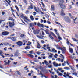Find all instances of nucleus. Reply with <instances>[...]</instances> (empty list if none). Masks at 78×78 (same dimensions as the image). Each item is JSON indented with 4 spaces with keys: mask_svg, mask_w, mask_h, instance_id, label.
I'll list each match as a JSON object with an SVG mask.
<instances>
[{
    "mask_svg": "<svg viewBox=\"0 0 78 78\" xmlns=\"http://www.w3.org/2000/svg\"><path fill=\"white\" fill-rule=\"evenodd\" d=\"M49 37L51 38V39H54L53 37H52V36H51V35L49 34Z\"/></svg>",
    "mask_w": 78,
    "mask_h": 78,
    "instance_id": "58836bf2",
    "label": "nucleus"
},
{
    "mask_svg": "<svg viewBox=\"0 0 78 78\" xmlns=\"http://www.w3.org/2000/svg\"><path fill=\"white\" fill-rule=\"evenodd\" d=\"M37 26H38V27H41V24H40V23H38L37 24Z\"/></svg>",
    "mask_w": 78,
    "mask_h": 78,
    "instance_id": "13d9d810",
    "label": "nucleus"
},
{
    "mask_svg": "<svg viewBox=\"0 0 78 78\" xmlns=\"http://www.w3.org/2000/svg\"><path fill=\"white\" fill-rule=\"evenodd\" d=\"M29 12H29L28 10H27L26 11V14H29Z\"/></svg>",
    "mask_w": 78,
    "mask_h": 78,
    "instance_id": "864d4df0",
    "label": "nucleus"
},
{
    "mask_svg": "<svg viewBox=\"0 0 78 78\" xmlns=\"http://www.w3.org/2000/svg\"><path fill=\"white\" fill-rule=\"evenodd\" d=\"M14 56H18L20 55V53H18L17 52H16L14 53Z\"/></svg>",
    "mask_w": 78,
    "mask_h": 78,
    "instance_id": "423d86ee",
    "label": "nucleus"
},
{
    "mask_svg": "<svg viewBox=\"0 0 78 78\" xmlns=\"http://www.w3.org/2000/svg\"><path fill=\"white\" fill-rule=\"evenodd\" d=\"M60 6L61 8H62V9H65V8H66V6L63 4L60 5Z\"/></svg>",
    "mask_w": 78,
    "mask_h": 78,
    "instance_id": "f8f14e48",
    "label": "nucleus"
},
{
    "mask_svg": "<svg viewBox=\"0 0 78 78\" xmlns=\"http://www.w3.org/2000/svg\"><path fill=\"white\" fill-rule=\"evenodd\" d=\"M63 3H64V0H60V2H59V5H62Z\"/></svg>",
    "mask_w": 78,
    "mask_h": 78,
    "instance_id": "dca6fc26",
    "label": "nucleus"
},
{
    "mask_svg": "<svg viewBox=\"0 0 78 78\" xmlns=\"http://www.w3.org/2000/svg\"><path fill=\"white\" fill-rule=\"evenodd\" d=\"M4 62L6 65H7V64L9 65V63H10V62H11V61L9 60H8V63L6 62V60L4 61Z\"/></svg>",
    "mask_w": 78,
    "mask_h": 78,
    "instance_id": "2eb2a0df",
    "label": "nucleus"
},
{
    "mask_svg": "<svg viewBox=\"0 0 78 78\" xmlns=\"http://www.w3.org/2000/svg\"><path fill=\"white\" fill-rule=\"evenodd\" d=\"M24 19H25V20H29V19H28V18L27 17H24Z\"/></svg>",
    "mask_w": 78,
    "mask_h": 78,
    "instance_id": "a18cd8bd",
    "label": "nucleus"
},
{
    "mask_svg": "<svg viewBox=\"0 0 78 78\" xmlns=\"http://www.w3.org/2000/svg\"><path fill=\"white\" fill-rule=\"evenodd\" d=\"M30 48V47L28 46H27L25 48V50H28Z\"/></svg>",
    "mask_w": 78,
    "mask_h": 78,
    "instance_id": "2f4dec72",
    "label": "nucleus"
},
{
    "mask_svg": "<svg viewBox=\"0 0 78 78\" xmlns=\"http://www.w3.org/2000/svg\"><path fill=\"white\" fill-rule=\"evenodd\" d=\"M33 52V51L32 50L29 51V53H30V54H32Z\"/></svg>",
    "mask_w": 78,
    "mask_h": 78,
    "instance_id": "8fccbe9b",
    "label": "nucleus"
},
{
    "mask_svg": "<svg viewBox=\"0 0 78 78\" xmlns=\"http://www.w3.org/2000/svg\"><path fill=\"white\" fill-rule=\"evenodd\" d=\"M47 49L49 51H51V50L50 49V48L49 47V45L48 44H47Z\"/></svg>",
    "mask_w": 78,
    "mask_h": 78,
    "instance_id": "9b49d317",
    "label": "nucleus"
},
{
    "mask_svg": "<svg viewBox=\"0 0 78 78\" xmlns=\"http://www.w3.org/2000/svg\"><path fill=\"white\" fill-rule=\"evenodd\" d=\"M51 55H49L48 58H53V54H50Z\"/></svg>",
    "mask_w": 78,
    "mask_h": 78,
    "instance_id": "bb28decb",
    "label": "nucleus"
},
{
    "mask_svg": "<svg viewBox=\"0 0 78 78\" xmlns=\"http://www.w3.org/2000/svg\"><path fill=\"white\" fill-rule=\"evenodd\" d=\"M2 35L3 36H7V35H8L9 34V32H8L5 31L2 33Z\"/></svg>",
    "mask_w": 78,
    "mask_h": 78,
    "instance_id": "39448f33",
    "label": "nucleus"
},
{
    "mask_svg": "<svg viewBox=\"0 0 78 78\" xmlns=\"http://www.w3.org/2000/svg\"><path fill=\"white\" fill-rule=\"evenodd\" d=\"M62 51V53L63 54H64L66 52V48L65 47H64L62 48L61 49Z\"/></svg>",
    "mask_w": 78,
    "mask_h": 78,
    "instance_id": "20e7f679",
    "label": "nucleus"
},
{
    "mask_svg": "<svg viewBox=\"0 0 78 78\" xmlns=\"http://www.w3.org/2000/svg\"><path fill=\"white\" fill-rule=\"evenodd\" d=\"M49 71L50 72V73H51L52 74L51 75V78L52 75H53V76H54V75L55 74V73L52 71H50V70H49Z\"/></svg>",
    "mask_w": 78,
    "mask_h": 78,
    "instance_id": "6ab92c4d",
    "label": "nucleus"
},
{
    "mask_svg": "<svg viewBox=\"0 0 78 78\" xmlns=\"http://www.w3.org/2000/svg\"><path fill=\"white\" fill-rule=\"evenodd\" d=\"M5 2H7V3H8V5H10V6H11V4H10V3H8V0H5Z\"/></svg>",
    "mask_w": 78,
    "mask_h": 78,
    "instance_id": "603ef678",
    "label": "nucleus"
},
{
    "mask_svg": "<svg viewBox=\"0 0 78 78\" xmlns=\"http://www.w3.org/2000/svg\"><path fill=\"white\" fill-rule=\"evenodd\" d=\"M58 75H60V76H62L63 75V74L61 73H58Z\"/></svg>",
    "mask_w": 78,
    "mask_h": 78,
    "instance_id": "c03bdc74",
    "label": "nucleus"
},
{
    "mask_svg": "<svg viewBox=\"0 0 78 78\" xmlns=\"http://www.w3.org/2000/svg\"><path fill=\"white\" fill-rule=\"evenodd\" d=\"M64 69H65V70H70V68L68 67H64Z\"/></svg>",
    "mask_w": 78,
    "mask_h": 78,
    "instance_id": "c9c22d12",
    "label": "nucleus"
},
{
    "mask_svg": "<svg viewBox=\"0 0 78 78\" xmlns=\"http://www.w3.org/2000/svg\"><path fill=\"white\" fill-rule=\"evenodd\" d=\"M47 23H48V24H51V22L48 21H47Z\"/></svg>",
    "mask_w": 78,
    "mask_h": 78,
    "instance_id": "5fc2aeb1",
    "label": "nucleus"
},
{
    "mask_svg": "<svg viewBox=\"0 0 78 78\" xmlns=\"http://www.w3.org/2000/svg\"><path fill=\"white\" fill-rule=\"evenodd\" d=\"M29 25L30 27H33V26H34V23H30Z\"/></svg>",
    "mask_w": 78,
    "mask_h": 78,
    "instance_id": "c756f323",
    "label": "nucleus"
},
{
    "mask_svg": "<svg viewBox=\"0 0 78 78\" xmlns=\"http://www.w3.org/2000/svg\"><path fill=\"white\" fill-rule=\"evenodd\" d=\"M8 23L9 27L12 28V27H14V21H13L12 23V22L9 21Z\"/></svg>",
    "mask_w": 78,
    "mask_h": 78,
    "instance_id": "f03ea898",
    "label": "nucleus"
},
{
    "mask_svg": "<svg viewBox=\"0 0 78 78\" xmlns=\"http://www.w3.org/2000/svg\"><path fill=\"white\" fill-rule=\"evenodd\" d=\"M30 9H33V6L32 5L29 6L28 8V10H30Z\"/></svg>",
    "mask_w": 78,
    "mask_h": 78,
    "instance_id": "7c9ffc66",
    "label": "nucleus"
},
{
    "mask_svg": "<svg viewBox=\"0 0 78 78\" xmlns=\"http://www.w3.org/2000/svg\"><path fill=\"white\" fill-rule=\"evenodd\" d=\"M34 9L37 12H39L40 10H39V8H36V7H34Z\"/></svg>",
    "mask_w": 78,
    "mask_h": 78,
    "instance_id": "0eeeda50",
    "label": "nucleus"
},
{
    "mask_svg": "<svg viewBox=\"0 0 78 78\" xmlns=\"http://www.w3.org/2000/svg\"><path fill=\"white\" fill-rule=\"evenodd\" d=\"M11 10L12 12H14V9H12V7H11Z\"/></svg>",
    "mask_w": 78,
    "mask_h": 78,
    "instance_id": "69168bd1",
    "label": "nucleus"
},
{
    "mask_svg": "<svg viewBox=\"0 0 78 78\" xmlns=\"http://www.w3.org/2000/svg\"><path fill=\"white\" fill-rule=\"evenodd\" d=\"M53 56L54 58H57V56H58V55H57V54H55V55H53Z\"/></svg>",
    "mask_w": 78,
    "mask_h": 78,
    "instance_id": "79ce46f5",
    "label": "nucleus"
},
{
    "mask_svg": "<svg viewBox=\"0 0 78 78\" xmlns=\"http://www.w3.org/2000/svg\"><path fill=\"white\" fill-rule=\"evenodd\" d=\"M27 55L28 56H30V57H31V58H33L34 56L33 55L31 54H27Z\"/></svg>",
    "mask_w": 78,
    "mask_h": 78,
    "instance_id": "cd10ccee",
    "label": "nucleus"
},
{
    "mask_svg": "<svg viewBox=\"0 0 78 78\" xmlns=\"http://www.w3.org/2000/svg\"><path fill=\"white\" fill-rule=\"evenodd\" d=\"M56 48L57 49H58V50H61L62 49V48H61L60 47H59V46H56Z\"/></svg>",
    "mask_w": 78,
    "mask_h": 78,
    "instance_id": "b1692460",
    "label": "nucleus"
},
{
    "mask_svg": "<svg viewBox=\"0 0 78 78\" xmlns=\"http://www.w3.org/2000/svg\"><path fill=\"white\" fill-rule=\"evenodd\" d=\"M15 8H16V9L19 12V8L17 7V5H16L15 6Z\"/></svg>",
    "mask_w": 78,
    "mask_h": 78,
    "instance_id": "72a5a7b5",
    "label": "nucleus"
},
{
    "mask_svg": "<svg viewBox=\"0 0 78 78\" xmlns=\"http://www.w3.org/2000/svg\"><path fill=\"white\" fill-rule=\"evenodd\" d=\"M44 31H45L46 33L47 34H49V33L48 32V31L47 30H44Z\"/></svg>",
    "mask_w": 78,
    "mask_h": 78,
    "instance_id": "a19ab883",
    "label": "nucleus"
},
{
    "mask_svg": "<svg viewBox=\"0 0 78 78\" xmlns=\"http://www.w3.org/2000/svg\"><path fill=\"white\" fill-rule=\"evenodd\" d=\"M8 20H11V21H14V19L12 18V17H9L8 18Z\"/></svg>",
    "mask_w": 78,
    "mask_h": 78,
    "instance_id": "aec40b11",
    "label": "nucleus"
},
{
    "mask_svg": "<svg viewBox=\"0 0 78 78\" xmlns=\"http://www.w3.org/2000/svg\"><path fill=\"white\" fill-rule=\"evenodd\" d=\"M2 54H3V51L0 50V56H1L3 58H5V56H3V55H2Z\"/></svg>",
    "mask_w": 78,
    "mask_h": 78,
    "instance_id": "ddd939ff",
    "label": "nucleus"
},
{
    "mask_svg": "<svg viewBox=\"0 0 78 78\" xmlns=\"http://www.w3.org/2000/svg\"><path fill=\"white\" fill-rule=\"evenodd\" d=\"M58 36V39L59 40H62V38L59 36V34H58V35H57Z\"/></svg>",
    "mask_w": 78,
    "mask_h": 78,
    "instance_id": "f704fd0d",
    "label": "nucleus"
},
{
    "mask_svg": "<svg viewBox=\"0 0 78 78\" xmlns=\"http://www.w3.org/2000/svg\"><path fill=\"white\" fill-rule=\"evenodd\" d=\"M72 74L75 75V76H77V73H72Z\"/></svg>",
    "mask_w": 78,
    "mask_h": 78,
    "instance_id": "37998d69",
    "label": "nucleus"
},
{
    "mask_svg": "<svg viewBox=\"0 0 78 78\" xmlns=\"http://www.w3.org/2000/svg\"><path fill=\"white\" fill-rule=\"evenodd\" d=\"M55 23L56 24H57V25H61V24H60L58 22H55Z\"/></svg>",
    "mask_w": 78,
    "mask_h": 78,
    "instance_id": "09e8293b",
    "label": "nucleus"
},
{
    "mask_svg": "<svg viewBox=\"0 0 78 78\" xmlns=\"http://www.w3.org/2000/svg\"><path fill=\"white\" fill-rule=\"evenodd\" d=\"M72 39L75 42H77V44H78V40H76L73 38H72Z\"/></svg>",
    "mask_w": 78,
    "mask_h": 78,
    "instance_id": "c85d7f7f",
    "label": "nucleus"
},
{
    "mask_svg": "<svg viewBox=\"0 0 78 78\" xmlns=\"http://www.w3.org/2000/svg\"><path fill=\"white\" fill-rule=\"evenodd\" d=\"M52 51L53 52H54L55 53H57V50H55L54 48L52 49Z\"/></svg>",
    "mask_w": 78,
    "mask_h": 78,
    "instance_id": "a878e982",
    "label": "nucleus"
},
{
    "mask_svg": "<svg viewBox=\"0 0 78 78\" xmlns=\"http://www.w3.org/2000/svg\"><path fill=\"white\" fill-rule=\"evenodd\" d=\"M24 34H21V36H20V37H23V36H24Z\"/></svg>",
    "mask_w": 78,
    "mask_h": 78,
    "instance_id": "bf43d9fd",
    "label": "nucleus"
},
{
    "mask_svg": "<svg viewBox=\"0 0 78 78\" xmlns=\"http://www.w3.org/2000/svg\"><path fill=\"white\" fill-rule=\"evenodd\" d=\"M51 9L52 11H55V6L54 5H52L51 6Z\"/></svg>",
    "mask_w": 78,
    "mask_h": 78,
    "instance_id": "f3484780",
    "label": "nucleus"
},
{
    "mask_svg": "<svg viewBox=\"0 0 78 78\" xmlns=\"http://www.w3.org/2000/svg\"><path fill=\"white\" fill-rule=\"evenodd\" d=\"M69 51L71 53H73V49H72V48H70V46H69Z\"/></svg>",
    "mask_w": 78,
    "mask_h": 78,
    "instance_id": "a211bd4d",
    "label": "nucleus"
},
{
    "mask_svg": "<svg viewBox=\"0 0 78 78\" xmlns=\"http://www.w3.org/2000/svg\"><path fill=\"white\" fill-rule=\"evenodd\" d=\"M48 68H52V65H48Z\"/></svg>",
    "mask_w": 78,
    "mask_h": 78,
    "instance_id": "de8ad7c7",
    "label": "nucleus"
},
{
    "mask_svg": "<svg viewBox=\"0 0 78 78\" xmlns=\"http://www.w3.org/2000/svg\"><path fill=\"white\" fill-rule=\"evenodd\" d=\"M4 45H9V43H3Z\"/></svg>",
    "mask_w": 78,
    "mask_h": 78,
    "instance_id": "ea45409f",
    "label": "nucleus"
},
{
    "mask_svg": "<svg viewBox=\"0 0 78 78\" xmlns=\"http://www.w3.org/2000/svg\"><path fill=\"white\" fill-rule=\"evenodd\" d=\"M66 43H67V44H69V43H70V42H69V41H68V39H67V41Z\"/></svg>",
    "mask_w": 78,
    "mask_h": 78,
    "instance_id": "052dcab7",
    "label": "nucleus"
},
{
    "mask_svg": "<svg viewBox=\"0 0 78 78\" xmlns=\"http://www.w3.org/2000/svg\"><path fill=\"white\" fill-rule=\"evenodd\" d=\"M40 70L41 71H42V72H44V71L45 70V69L43 67H41L40 68Z\"/></svg>",
    "mask_w": 78,
    "mask_h": 78,
    "instance_id": "4be33fe9",
    "label": "nucleus"
},
{
    "mask_svg": "<svg viewBox=\"0 0 78 78\" xmlns=\"http://www.w3.org/2000/svg\"><path fill=\"white\" fill-rule=\"evenodd\" d=\"M58 70H62V69L61 68H58Z\"/></svg>",
    "mask_w": 78,
    "mask_h": 78,
    "instance_id": "6e6d98bb",
    "label": "nucleus"
},
{
    "mask_svg": "<svg viewBox=\"0 0 78 78\" xmlns=\"http://www.w3.org/2000/svg\"><path fill=\"white\" fill-rule=\"evenodd\" d=\"M30 18L31 20H32V21H33V20H34V18H33V16H32V15L30 16Z\"/></svg>",
    "mask_w": 78,
    "mask_h": 78,
    "instance_id": "412c9836",
    "label": "nucleus"
},
{
    "mask_svg": "<svg viewBox=\"0 0 78 78\" xmlns=\"http://www.w3.org/2000/svg\"><path fill=\"white\" fill-rule=\"evenodd\" d=\"M51 34H52V35H53V36H55V37H57L56 36V35H55L54 33H53V32H51Z\"/></svg>",
    "mask_w": 78,
    "mask_h": 78,
    "instance_id": "4c0bfd02",
    "label": "nucleus"
},
{
    "mask_svg": "<svg viewBox=\"0 0 78 78\" xmlns=\"http://www.w3.org/2000/svg\"><path fill=\"white\" fill-rule=\"evenodd\" d=\"M37 37H38V38H39V39H44V38H43V37H44V38H45V37H45L43 36H42L41 37L40 36L38 35H37Z\"/></svg>",
    "mask_w": 78,
    "mask_h": 78,
    "instance_id": "1a4fd4ad",
    "label": "nucleus"
},
{
    "mask_svg": "<svg viewBox=\"0 0 78 78\" xmlns=\"http://www.w3.org/2000/svg\"><path fill=\"white\" fill-rule=\"evenodd\" d=\"M69 15L71 18H72V15H71V14L69 13Z\"/></svg>",
    "mask_w": 78,
    "mask_h": 78,
    "instance_id": "680f3d73",
    "label": "nucleus"
},
{
    "mask_svg": "<svg viewBox=\"0 0 78 78\" xmlns=\"http://www.w3.org/2000/svg\"><path fill=\"white\" fill-rule=\"evenodd\" d=\"M17 72L18 75H20V73L19 72L17 71Z\"/></svg>",
    "mask_w": 78,
    "mask_h": 78,
    "instance_id": "0e129e2a",
    "label": "nucleus"
},
{
    "mask_svg": "<svg viewBox=\"0 0 78 78\" xmlns=\"http://www.w3.org/2000/svg\"><path fill=\"white\" fill-rule=\"evenodd\" d=\"M44 77L45 78H48V76H45V74H44V76H43V77Z\"/></svg>",
    "mask_w": 78,
    "mask_h": 78,
    "instance_id": "338daca9",
    "label": "nucleus"
},
{
    "mask_svg": "<svg viewBox=\"0 0 78 78\" xmlns=\"http://www.w3.org/2000/svg\"><path fill=\"white\" fill-rule=\"evenodd\" d=\"M32 30H33V33L34 34H38L39 33V30L37 29V32L36 33V30H34V28L32 27Z\"/></svg>",
    "mask_w": 78,
    "mask_h": 78,
    "instance_id": "7ed1b4c3",
    "label": "nucleus"
},
{
    "mask_svg": "<svg viewBox=\"0 0 78 78\" xmlns=\"http://www.w3.org/2000/svg\"><path fill=\"white\" fill-rule=\"evenodd\" d=\"M39 75H41V77H44V74H42V72H41V71H40V73L39 74Z\"/></svg>",
    "mask_w": 78,
    "mask_h": 78,
    "instance_id": "473e14b6",
    "label": "nucleus"
},
{
    "mask_svg": "<svg viewBox=\"0 0 78 78\" xmlns=\"http://www.w3.org/2000/svg\"><path fill=\"white\" fill-rule=\"evenodd\" d=\"M17 44L19 46L22 45V41H19L17 43Z\"/></svg>",
    "mask_w": 78,
    "mask_h": 78,
    "instance_id": "9d476101",
    "label": "nucleus"
},
{
    "mask_svg": "<svg viewBox=\"0 0 78 78\" xmlns=\"http://www.w3.org/2000/svg\"><path fill=\"white\" fill-rule=\"evenodd\" d=\"M17 37H12V41H16Z\"/></svg>",
    "mask_w": 78,
    "mask_h": 78,
    "instance_id": "393cba45",
    "label": "nucleus"
},
{
    "mask_svg": "<svg viewBox=\"0 0 78 78\" xmlns=\"http://www.w3.org/2000/svg\"><path fill=\"white\" fill-rule=\"evenodd\" d=\"M64 19L66 22H68V23H70V22H71V20H70V19L69 18V17L67 16L65 17Z\"/></svg>",
    "mask_w": 78,
    "mask_h": 78,
    "instance_id": "f257e3e1",
    "label": "nucleus"
},
{
    "mask_svg": "<svg viewBox=\"0 0 78 78\" xmlns=\"http://www.w3.org/2000/svg\"><path fill=\"white\" fill-rule=\"evenodd\" d=\"M54 31L56 33V34H57V36H59V33L57 32V30H56V29H55Z\"/></svg>",
    "mask_w": 78,
    "mask_h": 78,
    "instance_id": "5701e85b",
    "label": "nucleus"
},
{
    "mask_svg": "<svg viewBox=\"0 0 78 78\" xmlns=\"http://www.w3.org/2000/svg\"><path fill=\"white\" fill-rule=\"evenodd\" d=\"M34 62H39V60H35Z\"/></svg>",
    "mask_w": 78,
    "mask_h": 78,
    "instance_id": "4d7b16f0",
    "label": "nucleus"
},
{
    "mask_svg": "<svg viewBox=\"0 0 78 78\" xmlns=\"http://www.w3.org/2000/svg\"><path fill=\"white\" fill-rule=\"evenodd\" d=\"M27 45H31V42L28 41Z\"/></svg>",
    "mask_w": 78,
    "mask_h": 78,
    "instance_id": "e433bc0d",
    "label": "nucleus"
},
{
    "mask_svg": "<svg viewBox=\"0 0 78 78\" xmlns=\"http://www.w3.org/2000/svg\"><path fill=\"white\" fill-rule=\"evenodd\" d=\"M60 14L62 16H65V13L64 12V10L63 9H61L60 11Z\"/></svg>",
    "mask_w": 78,
    "mask_h": 78,
    "instance_id": "6e6552de",
    "label": "nucleus"
},
{
    "mask_svg": "<svg viewBox=\"0 0 78 78\" xmlns=\"http://www.w3.org/2000/svg\"><path fill=\"white\" fill-rule=\"evenodd\" d=\"M53 64L54 66H55V67H58V64L56 63V62H53Z\"/></svg>",
    "mask_w": 78,
    "mask_h": 78,
    "instance_id": "4468645a",
    "label": "nucleus"
},
{
    "mask_svg": "<svg viewBox=\"0 0 78 78\" xmlns=\"http://www.w3.org/2000/svg\"><path fill=\"white\" fill-rule=\"evenodd\" d=\"M5 14V12H2V15H4V14Z\"/></svg>",
    "mask_w": 78,
    "mask_h": 78,
    "instance_id": "774afa93",
    "label": "nucleus"
},
{
    "mask_svg": "<svg viewBox=\"0 0 78 78\" xmlns=\"http://www.w3.org/2000/svg\"><path fill=\"white\" fill-rule=\"evenodd\" d=\"M23 42H24V43H26V44H27V41L26 40H24L23 41Z\"/></svg>",
    "mask_w": 78,
    "mask_h": 78,
    "instance_id": "e2e57ef3",
    "label": "nucleus"
},
{
    "mask_svg": "<svg viewBox=\"0 0 78 78\" xmlns=\"http://www.w3.org/2000/svg\"><path fill=\"white\" fill-rule=\"evenodd\" d=\"M41 3L43 6V7L44 8V7H45V5L44 4V3H43L42 2H41Z\"/></svg>",
    "mask_w": 78,
    "mask_h": 78,
    "instance_id": "49530a36",
    "label": "nucleus"
},
{
    "mask_svg": "<svg viewBox=\"0 0 78 78\" xmlns=\"http://www.w3.org/2000/svg\"><path fill=\"white\" fill-rule=\"evenodd\" d=\"M37 46H39V47H41V45H40V44L39 43V42H37Z\"/></svg>",
    "mask_w": 78,
    "mask_h": 78,
    "instance_id": "3c124183",
    "label": "nucleus"
}]
</instances>
